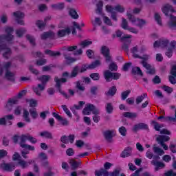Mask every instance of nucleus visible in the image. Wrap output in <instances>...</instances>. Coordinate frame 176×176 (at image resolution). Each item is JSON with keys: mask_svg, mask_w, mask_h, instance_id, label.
I'll list each match as a JSON object with an SVG mask.
<instances>
[{"mask_svg": "<svg viewBox=\"0 0 176 176\" xmlns=\"http://www.w3.org/2000/svg\"><path fill=\"white\" fill-rule=\"evenodd\" d=\"M27 140L30 141L32 144H36V142H38L36 138L32 137L29 133H27L22 135L20 137V146L24 149H28V151H35L34 146L25 144Z\"/></svg>", "mask_w": 176, "mask_h": 176, "instance_id": "obj_1", "label": "nucleus"}, {"mask_svg": "<svg viewBox=\"0 0 176 176\" xmlns=\"http://www.w3.org/2000/svg\"><path fill=\"white\" fill-rule=\"evenodd\" d=\"M106 10L109 13L111 14V19L115 21H117L118 19L116 18V12H118L119 13H124L125 9H124V7H123V6H121V5H117L115 6V8L109 5H107L106 6Z\"/></svg>", "mask_w": 176, "mask_h": 176, "instance_id": "obj_2", "label": "nucleus"}, {"mask_svg": "<svg viewBox=\"0 0 176 176\" xmlns=\"http://www.w3.org/2000/svg\"><path fill=\"white\" fill-rule=\"evenodd\" d=\"M128 20L133 25L139 27V28H142L144 25H146V21L145 19H141L139 18H135L134 15L130 14L129 12L126 13Z\"/></svg>", "mask_w": 176, "mask_h": 176, "instance_id": "obj_3", "label": "nucleus"}, {"mask_svg": "<svg viewBox=\"0 0 176 176\" xmlns=\"http://www.w3.org/2000/svg\"><path fill=\"white\" fill-rule=\"evenodd\" d=\"M120 171L122 169L120 168H116L113 172H108L107 170H104V168H100V170H95L96 176H119L120 174Z\"/></svg>", "mask_w": 176, "mask_h": 176, "instance_id": "obj_4", "label": "nucleus"}, {"mask_svg": "<svg viewBox=\"0 0 176 176\" xmlns=\"http://www.w3.org/2000/svg\"><path fill=\"white\" fill-rule=\"evenodd\" d=\"M4 31L6 35H3L0 36V42L4 41H7V42L12 41V39H14V36H13V32H14V29L13 27L10 26H5Z\"/></svg>", "mask_w": 176, "mask_h": 176, "instance_id": "obj_5", "label": "nucleus"}, {"mask_svg": "<svg viewBox=\"0 0 176 176\" xmlns=\"http://www.w3.org/2000/svg\"><path fill=\"white\" fill-rule=\"evenodd\" d=\"M145 50V47H142L141 50H138V46L133 47L131 52L133 54L135 58H142V60H149V55H143L141 56L142 52Z\"/></svg>", "mask_w": 176, "mask_h": 176, "instance_id": "obj_6", "label": "nucleus"}, {"mask_svg": "<svg viewBox=\"0 0 176 176\" xmlns=\"http://www.w3.org/2000/svg\"><path fill=\"white\" fill-rule=\"evenodd\" d=\"M104 76L106 82H111V80H118L120 78V74L119 73H112L109 70H106L104 72Z\"/></svg>", "mask_w": 176, "mask_h": 176, "instance_id": "obj_7", "label": "nucleus"}, {"mask_svg": "<svg viewBox=\"0 0 176 176\" xmlns=\"http://www.w3.org/2000/svg\"><path fill=\"white\" fill-rule=\"evenodd\" d=\"M0 52H3V57L4 58H9L12 56V50L6 46L3 41H0Z\"/></svg>", "mask_w": 176, "mask_h": 176, "instance_id": "obj_8", "label": "nucleus"}, {"mask_svg": "<svg viewBox=\"0 0 176 176\" xmlns=\"http://www.w3.org/2000/svg\"><path fill=\"white\" fill-rule=\"evenodd\" d=\"M54 82L56 83V87H57L59 92H60V94H63L66 98H68V96L67 95V94H65L64 91L61 90V83H65V82H67V78H58V77H55Z\"/></svg>", "mask_w": 176, "mask_h": 176, "instance_id": "obj_9", "label": "nucleus"}, {"mask_svg": "<svg viewBox=\"0 0 176 176\" xmlns=\"http://www.w3.org/2000/svg\"><path fill=\"white\" fill-rule=\"evenodd\" d=\"M157 141L165 151H168V146L164 144V142L170 141V137L166 135H158L157 137Z\"/></svg>", "mask_w": 176, "mask_h": 176, "instance_id": "obj_10", "label": "nucleus"}, {"mask_svg": "<svg viewBox=\"0 0 176 176\" xmlns=\"http://www.w3.org/2000/svg\"><path fill=\"white\" fill-rule=\"evenodd\" d=\"M131 38H132V36L130 34H125L121 38L122 41L124 42L122 49L123 50H125V52L129 50V45L131 43V40H130Z\"/></svg>", "mask_w": 176, "mask_h": 176, "instance_id": "obj_11", "label": "nucleus"}, {"mask_svg": "<svg viewBox=\"0 0 176 176\" xmlns=\"http://www.w3.org/2000/svg\"><path fill=\"white\" fill-rule=\"evenodd\" d=\"M175 48H176V41H173L168 45V48H167L166 52L165 53L166 56L167 57H168L169 58L173 57V53L174 50H175Z\"/></svg>", "mask_w": 176, "mask_h": 176, "instance_id": "obj_12", "label": "nucleus"}, {"mask_svg": "<svg viewBox=\"0 0 176 176\" xmlns=\"http://www.w3.org/2000/svg\"><path fill=\"white\" fill-rule=\"evenodd\" d=\"M101 53L105 57L107 63H109V62L112 61V58L111 57V55L109 54V48H108L106 46L102 47Z\"/></svg>", "mask_w": 176, "mask_h": 176, "instance_id": "obj_13", "label": "nucleus"}, {"mask_svg": "<svg viewBox=\"0 0 176 176\" xmlns=\"http://www.w3.org/2000/svg\"><path fill=\"white\" fill-rule=\"evenodd\" d=\"M46 89V86L44 84H38L37 86L33 87V91L36 96L41 97L42 96V91Z\"/></svg>", "mask_w": 176, "mask_h": 176, "instance_id": "obj_14", "label": "nucleus"}, {"mask_svg": "<svg viewBox=\"0 0 176 176\" xmlns=\"http://www.w3.org/2000/svg\"><path fill=\"white\" fill-rule=\"evenodd\" d=\"M13 16H14V17L16 19L18 24H20L21 25H24V21L21 19H24V13L20 11H16L15 12H13Z\"/></svg>", "mask_w": 176, "mask_h": 176, "instance_id": "obj_15", "label": "nucleus"}, {"mask_svg": "<svg viewBox=\"0 0 176 176\" xmlns=\"http://www.w3.org/2000/svg\"><path fill=\"white\" fill-rule=\"evenodd\" d=\"M162 11L165 14V16H168V13H170V12L171 13H174L175 10H174V8H173L171 5L165 4L162 7Z\"/></svg>", "mask_w": 176, "mask_h": 176, "instance_id": "obj_16", "label": "nucleus"}, {"mask_svg": "<svg viewBox=\"0 0 176 176\" xmlns=\"http://www.w3.org/2000/svg\"><path fill=\"white\" fill-rule=\"evenodd\" d=\"M103 135L107 142H112V138H113L115 135V132L113 131L107 130L103 132Z\"/></svg>", "mask_w": 176, "mask_h": 176, "instance_id": "obj_17", "label": "nucleus"}, {"mask_svg": "<svg viewBox=\"0 0 176 176\" xmlns=\"http://www.w3.org/2000/svg\"><path fill=\"white\" fill-rule=\"evenodd\" d=\"M168 45V40L162 38L160 41H155L153 44L154 47H166Z\"/></svg>", "mask_w": 176, "mask_h": 176, "instance_id": "obj_18", "label": "nucleus"}, {"mask_svg": "<svg viewBox=\"0 0 176 176\" xmlns=\"http://www.w3.org/2000/svg\"><path fill=\"white\" fill-rule=\"evenodd\" d=\"M52 115L54 118H56V120H58V122H60V124L63 126H68L69 122L67 118H63V117H61V116L58 115L57 113H53Z\"/></svg>", "mask_w": 176, "mask_h": 176, "instance_id": "obj_19", "label": "nucleus"}, {"mask_svg": "<svg viewBox=\"0 0 176 176\" xmlns=\"http://www.w3.org/2000/svg\"><path fill=\"white\" fill-rule=\"evenodd\" d=\"M34 163V160H30L28 162L23 160H19L17 164L20 166V167L23 169L28 168V166L30 164H32Z\"/></svg>", "mask_w": 176, "mask_h": 176, "instance_id": "obj_20", "label": "nucleus"}, {"mask_svg": "<svg viewBox=\"0 0 176 176\" xmlns=\"http://www.w3.org/2000/svg\"><path fill=\"white\" fill-rule=\"evenodd\" d=\"M94 109V106L93 104L87 103L85 107L82 110L83 115H90L93 110Z\"/></svg>", "mask_w": 176, "mask_h": 176, "instance_id": "obj_21", "label": "nucleus"}, {"mask_svg": "<svg viewBox=\"0 0 176 176\" xmlns=\"http://www.w3.org/2000/svg\"><path fill=\"white\" fill-rule=\"evenodd\" d=\"M141 64L146 68V69H147V74H150V75H153V74H155V69H153L146 61L142 60Z\"/></svg>", "mask_w": 176, "mask_h": 176, "instance_id": "obj_22", "label": "nucleus"}, {"mask_svg": "<svg viewBox=\"0 0 176 176\" xmlns=\"http://www.w3.org/2000/svg\"><path fill=\"white\" fill-rule=\"evenodd\" d=\"M1 168L3 170H5L6 171H13L14 168H16V164L14 163H10V164H3L1 165Z\"/></svg>", "mask_w": 176, "mask_h": 176, "instance_id": "obj_23", "label": "nucleus"}, {"mask_svg": "<svg viewBox=\"0 0 176 176\" xmlns=\"http://www.w3.org/2000/svg\"><path fill=\"white\" fill-rule=\"evenodd\" d=\"M151 164L155 166V171H159V170H161V168H164L165 166L164 163L156 160H152Z\"/></svg>", "mask_w": 176, "mask_h": 176, "instance_id": "obj_24", "label": "nucleus"}, {"mask_svg": "<svg viewBox=\"0 0 176 176\" xmlns=\"http://www.w3.org/2000/svg\"><path fill=\"white\" fill-rule=\"evenodd\" d=\"M133 131H138V130H148V124L144 123H139L134 125Z\"/></svg>", "mask_w": 176, "mask_h": 176, "instance_id": "obj_25", "label": "nucleus"}, {"mask_svg": "<svg viewBox=\"0 0 176 176\" xmlns=\"http://www.w3.org/2000/svg\"><path fill=\"white\" fill-rule=\"evenodd\" d=\"M168 25L170 28H172V30L176 28V16L170 15V20L168 23Z\"/></svg>", "mask_w": 176, "mask_h": 176, "instance_id": "obj_26", "label": "nucleus"}, {"mask_svg": "<svg viewBox=\"0 0 176 176\" xmlns=\"http://www.w3.org/2000/svg\"><path fill=\"white\" fill-rule=\"evenodd\" d=\"M69 34H71V30H69V28H67L64 30H60L57 32V35L59 38H63V36H65V35H69Z\"/></svg>", "mask_w": 176, "mask_h": 176, "instance_id": "obj_27", "label": "nucleus"}, {"mask_svg": "<svg viewBox=\"0 0 176 176\" xmlns=\"http://www.w3.org/2000/svg\"><path fill=\"white\" fill-rule=\"evenodd\" d=\"M131 152H133V148L127 147L121 153V157H129L131 156Z\"/></svg>", "mask_w": 176, "mask_h": 176, "instance_id": "obj_28", "label": "nucleus"}, {"mask_svg": "<svg viewBox=\"0 0 176 176\" xmlns=\"http://www.w3.org/2000/svg\"><path fill=\"white\" fill-rule=\"evenodd\" d=\"M16 74L7 70L6 72V79H8V80H10L11 82H14V76H15Z\"/></svg>", "mask_w": 176, "mask_h": 176, "instance_id": "obj_29", "label": "nucleus"}, {"mask_svg": "<svg viewBox=\"0 0 176 176\" xmlns=\"http://www.w3.org/2000/svg\"><path fill=\"white\" fill-rule=\"evenodd\" d=\"M153 151L154 153H156V155H158L159 156H163L164 155V151L163 149L156 146V144H154L153 147Z\"/></svg>", "mask_w": 176, "mask_h": 176, "instance_id": "obj_30", "label": "nucleus"}, {"mask_svg": "<svg viewBox=\"0 0 176 176\" xmlns=\"http://www.w3.org/2000/svg\"><path fill=\"white\" fill-rule=\"evenodd\" d=\"M54 33L53 32H46L41 34V39H47V38H54Z\"/></svg>", "mask_w": 176, "mask_h": 176, "instance_id": "obj_31", "label": "nucleus"}, {"mask_svg": "<svg viewBox=\"0 0 176 176\" xmlns=\"http://www.w3.org/2000/svg\"><path fill=\"white\" fill-rule=\"evenodd\" d=\"M23 117L25 122H27V123H31V118H30V112L27 109H23Z\"/></svg>", "mask_w": 176, "mask_h": 176, "instance_id": "obj_32", "label": "nucleus"}, {"mask_svg": "<svg viewBox=\"0 0 176 176\" xmlns=\"http://www.w3.org/2000/svg\"><path fill=\"white\" fill-rule=\"evenodd\" d=\"M69 164H71L72 170H76V168L79 167L80 164H82V162H78L75 161V160H70Z\"/></svg>", "mask_w": 176, "mask_h": 176, "instance_id": "obj_33", "label": "nucleus"}, {"mask_svg": "<svg viewBox=\"0 0 176 176\" xmlns=\"http://www.w3.org/2000/svg\"><path fill=\"white\" fill-rule=\"evenodd\" d=\"M25 32H27V30L24 28H21L16 30V34L18 38H21V36H23V35L25 34Z\"/></svg>", "mask_w": 176, "mask_h": 176, "instance_id": "obj_34", "label": "nucleus"}, {"mask_svg": "<svg viewBox=\"0 0 176 176\" xmlns=\"http://www.w3.org/2000/svg\"><path fill=\"white\" fill-rule=\"evenodd\" d=\"M45 54H48L49 56H51L52 57H57L60 56L61 54L60 52H54L52 50H47L45 51Z\"/></svg>", "mask_w": 176, "mask_h": 176, "instance_id": "obj_35", "label": "nucleus"}, {"mask_svg": "<svg viewBox=\"0 0 176 176\" xmlns=\"http://www.w3.org/2000/svg\"><path fill=\"white\" fill-rule=\"evenodd\" d=\"M105 111L107 113H112L113 112V105L112 103L107 102L105 105Z\"/></svg>", "mask_w": 176, "mask_h": 176, "instance_id": "obj_36", "label": "nucleus"}, {"mask_svg": "<svg viewBox=\"0 0 176 176\" xmlns=\"http://www.w3.org/2000/svg\"><path fill=\"white\" fill-rule=\"evenodd\" d=\"M64 57L65 59V63L67 64H72V63H75V61H76V59L68 56L67 54H64Z\"/></svg>", "mask_w": 176, "mask_h": 176, "instance_id": "obj_37", "label": "nucleus"}, {"mask_svg": "<svg viewBox=\"0 0 176 176\" xmlns=\"http://www.w3.org/2000/svg\"><path fill=\"white\" fill-rule=\"evenodd\" d=\"M38 79L42 82L41 85H45V86H46V83H47V82H49V80L50 79V76L43 75Z\"/></svg>", "mask_w": 176, "mask_h": 176, "instance_id": "obj_38", "label": "nucleus"}, {"mask_svg": "<svg viewBox=\"0 0 176 176\" xmlns=\"http://www.w3.org/2000/svg\"><path fill=\"white\" fill-rule=\"evenodd\" d=\"M69 14L71 16L72 19H74L75 20L79 18V15L78 14V12H76V10H75L73 8H71L69 10Z\"/></svg>", "mask_w": 176, "mask_h": 176, "instance_id": "obj_39", "label": "nucleus"}, {"mask_svg": "<svg viewBox=\"0 0 176 176\" xmlns=\"http://www.w3.org/2000/svg\"><path fill=\"white\" fill-rule=\"evenodd\" d=\"M154 18L158 25L162 27V25H163V23L162 22V16H160V14L157 12H155Z\"/></svg>", "mask_w": 176, "mask_h": 176, "instance_id": "obj_40", "label": "nucleus"}, {"mask_svg": "<svg viewBox=\"0 0 176 176\" xmlns=\"http://www.w3.org/2000/svg\"><path fill=\"white\" fill-rule=\"evenodd\" d=\"M79 71H80L79 66H75L72 71V73L70 74V78H76Z\"/></svg>", "mask_w": 176, "mask_h": 176, "instance_id": "obj_41", "label": "nucleus"}, {"mask_svg": "<svg viewBox=\"0 0 176 176\" xmlns=\"http://www.w3.org/2000/svg\"><path fill=\"white\" fill-rule=\"evenodd\" d=\"M124 118H129V119H134L137 118V113L125 112L123 113Z\"/></svg>", "mask_w": 176, "mask_h": 176, "instance_id": "obj_42", "label": "nucleus"}, {"mask_svg": "<svg viewBox=\"0 0 176 176\" xmlns=\"http://www.w3.org/2000/svg\"><path fill=\"white\" fill-rule=\"evenodd\" d=\"M100 65H101V62H100V60H96L89 65L88 68H89V69H94V68H97V67H100Z\"/></svg>", "mask_w": 176, "mask_h": 176, "instance_id": "obj_43", "label": "nucleus"}, {"mask_svg": "<svg viewBox=\"0 0 176 176\" xmlns=\"http://www.w3.org/2000/svg\"><path fill=\"white\" fill-rule=\"evenodd\" d=\"M29 112L32 119H36V118H38V111H36V109H30Z\"/></svg>", "mask_w": 176, "mask_h": 176, "instance_id": "obj_44", "label": "nucleus"}, {"mask_svg": "<svg viewBox=\"0 0 176 176\" xmlns=\"http://www.w3.org/2000/svg\"><path fill=\"white\" fill-rule=\"evenodd\" d=\"M64 6H65L64 3H58L56 4L52 5V8H53V9H57L58 10H63V8H64Z\"/></svg>", "mask_w": 176, "mask_h": 176, "instance_id": "obj_45", "label": "nucleus"}, {"mask_svg": "<svg viewBox=\"0 0 176 176\" xmlns=\"http://www.w3.org/2000/svg\"><path fill=\"white\" fill-rule=\"evenodd\" d=\"M146 97H148V95L146 94H143L141 96H139L136 98V104H141L142 101H144V98H146Z\"/></svg>", "mask_w": 176, "mask_h": 176, "instance_id": "obj_46", "label": "nucleus"}, {"mask_svg": "<svg viewBox=\"0 0 176 176\" xmlns=\"http://www.w3.org/2000/svg\"><path fill=\"white\" fill-rule=\"evenodd\" d=\"M40 135L41 137H44L45 138H49L50 140L53 139V135H52V133H50V132L43 131L40 133Z\"/></svg>", "mask_w": 176, "mask_h": 176, "instance_id": "obj_47", "label": "nucleus"}, {"mask_svg": "<svg viewBox=\"0 0 176 176\" xmlns=\"http://www.w3.org/2000/svg\"><path fill=\"white\" fill-rule=\"evenodd\" d=\"M105 94L106 96H115V94H116V87H113L110 88L108 92H106Z\"/></svg>", "mask_w": 176, "mask_h": 176, "instance_id": "obj_48", "label": "nucleus"}, {"mask_svg": "<svg viewBox=\"0 0 176 176\" xmlns=\"http://www.w3.org/2000/svg\"><path fill=\"white\" fill-rule=\"evenodd\" d=\"M17 102H19V100L17 99V98L10 99L7 103L6 107H12L14 104H17Z\"/></svg>", "mask_w": 176, "mask_h": 176, "instance_id": "obj_49", "label": "nucleus"}, {"mask_svg": "<svg viewBox=\"0 0 176 176\" xmlns=\"http://www.w3.org/2000/svg\"><path fill=\"white\" fill-rule=\"evenodd\" d=\"M103 5L104 3L101 0H99L98 1V3L96 4V6H97L96 13H98V14L101 13V10H102Z\"/></svg>", "mask_w": 176, "mask_h": 176, "instance_id": "obj_50", "label": "nucleus"}, {"mask_svg": "<svg viewBox=\"0 0 176 176\" xmlns=\"http://www.w3.org/2000/svg\"><path fill=\"white\" fill-rule=\"evenodd\" d=\"M61 108L63 109L64 112L69 116V118H72V113H71V111L69 109H68V107H67V105L63 104L61 106Z\"/></svg>", "mask_w": 176, "mask_h": 176, "instance_id": "obj_51", "label": "nucleus"}, {"mask_svg": "<svg viewBox=\"0 0 176 176\" xmlns=\"http://www.w3.org/2000/svg\"><path fill=\"white\" fill-rule=\"evenodd\" d=\"M91 43H93V42L85 40L80 43L79 45L81 46V47H82V49H85V47H87V46H90Z\"/></svg>", "mask_w": 176, "mask_h": 176, "instance_id": "obj_52", "label": "nucleus"}, {"mask_svg": "<svg viewBox=\"0 0 176 176\" xmlns=\"http://www.w3.org/2000/svg\"><path fill=\"white\" fill-rule=\"evenodd\" d=\"M121 27L122 28H123V30H126L130 27L129 26V22H127V20H126V19L122 18V22L121 24Z\"/></svg>", "mask_w": 176, "mask_h": 176, "instance_id": "obj_53", "label": "nucleus"}, {"mask_svg": "<svg viewBox=\"0 0 176 176\" xmlns=\"http://www.w3.org/2000/svg\"><path fill=\"white\" fill-rule=\"evenodd\" d=\"M152 124H153L154 129L156 131H160V129L163 127V125L156 122V121H153Z\"/></svg>", "mask_w": 176, "mask_h": 176, "instance_id": "obj_54", "label": "nucleus"}, {"mask_svg": "<svg viewBox=\"0 0 176 176\" xmlns=\"http://www.w3.org/2000/svg\"><path fill=\"white\" fill-rule=\"evenodd\" d=\"M118 131L122 137H126V134H127V129H126V127L121 126L119 128Z\"/></svg>", "mask_w": 176, "mask_h": 176, "instance_id": "obj_55", "label": "nucleus"}, {"mask_svg": "<svg viewBox=\"0 0 176 176\" xmlns=\"http://www.w3.org/2000/svg\"><path fill=\"white\" fill-rule=\"evenodd\" d=\"M133 74H137L138 75L142 76V71H141V69L138 67H134L132 69Z\"/></svg>", "mask_w": 176, "mask_h": 176, "instance_id": "obj_56", "label": "nucleus"}, {"mask_svg": "<svg viewBox=\"0 0 176 176\" xmlns=\"http://www.w3.org/2000/svg\"><path fill=\"white\" fill-rule=\"evenodd\" d=\"M26 38L28 41H29V42L31 43V45H32V46H35V38H34V36L28 34L26 35Z\"/></svg>", "mask_w": 176, "mask_h": 176, "instance_id": "obj_57", "label": "nucleus"}, {"mask_svg": "<svg viewBox=\"0 0 176 176\" xmlns=\"http://www.w3.org/2000/svg\"><path fill=\"white\" fill-rule=\"evenodd\" d=\"M86 104V102L85 101H79L78 102V104H74V108L77 110L82 109L83 108V105Z\"/></svg>", "mask_w": 176, "mask_h": 176, "instance_id": "obj_58", "label": "nucleus"}, {"mask_svg": "<svg viewBox=\"0 0 176 176\" xmlns=\"http://www.w3.org/2000/svg\"><path fill=\"white\" fill-rule=\"evenodd\" d=\"M130 93H131V91L130 90L124 91L122 92L121 94L122 100H126L127 97H129Z\"/></svg>", "mask_w": 176, "mask_h": 176, "instance_id": "obj_59", "label": "nucleus"}, {"mask_svg": "<svg viewBox=\"0 0 176 176\" xmlns=\"http://www.w3.org/2000/svg\"><path fill=\"white\" fill-rule=\"evenodd\" d=\"M46 63H47L46 59H45V58H41V59H39V60H36V64L38 67H41V66H42V65H45V64H46Z\"/></svg>", "mask_w": 176, "mask_h": 176, "instance_id": "obj_60", "label": "nucleus"}, {"mask_svg": "<svg viewBox=\"0 0 176 176\" xmlns=\"http://www.w3.org/2000/svg\"><path fill=\"white\" fill-rule=\"evenodd\" d=\"M90 78H91L93 80H100V74L98 73L91 74Z\"/></svg>", "mask_w": 176, "mask_h": 176, "instance_id": "obj_61", "label": "nucleus"}, {"mask_svg": "<svg viewBox=\"0 0 176 176\" xmlns=\"http://www.w3.org/2000/svg\"><path fill=\"white\" fill-rule=\"evenodd\" d=\"M45 23L43 22V21H37L36 22V25H37V27L41 30V28H43V27H45Z\"/></svg>", "mask_w": 176, "mask_h": 176, "instance_id": "obj_62", "label": "nucleus"}, {"mask_svg": "<svg viewBox=\"0 0 176 176\" xmlns=\"http://www.w3.org/2000/svg\"><path fill=\"white\" fill-rule=\"evenodd\" d=\"M0 21L3 23V24H6V23L8 22V15L7 14H3L0 16Z\"/></svg>", "mask_w": 176, "mask_h": 176, "instance_id": "obj_63", "label": "nucleus"}, {"mask_svg": "<svg viewBox=\"0 0 176 176\" xmlns=\"http://www.w3.org/2000/svg\"><path fill=\"white\" fill-rule=\"evenodd\" d=\"M109 69H110V71H117L118 65H116L115 63H112L111 64L109 65Z\"/></svg>", "mask_w": 176, "mask_h": 176, "instance_id": "obj_64", "label": "nucleus"}]
</instances>
